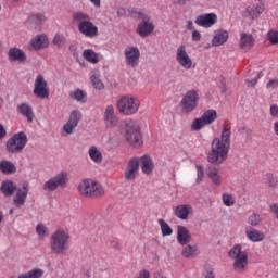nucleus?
<instances>
[{
  "label": "nucleus",
  "instance_id": "f257e3e1",
  "mask_svg": "<svg viewBox=\"0 0 278 278\" xmlns=\"http://www.w3.org/2000/svg\"><path fill=\"white\" fill-rule=\"evenodd\" d=\"M74 23H78V31L86 38H97L99 36V27L90 21V15L77 11L72 15Z\"/></svg>",
  "mask_w": 278,
  "mask_h": 278
},
{
  "label": "nucleus",
  "instance_id": "f03ea898",
  "mask_svg": "<svg viewBox=\"0 0 278 278\" xmlns=\"http://www.w3.org/2000/svg\"><path fill=\"white\" fill-rule=\"evenodd\" d=\"M71 248V236L64 230H58L50 238V249L54 255H65Z\"/></svg>",
  "mask_w": 278,
  "mask_h": 278
},
{
  "label": "nucleus",
  "instance_id": "7ed1b4c3",
  "mask_svg": "<svg viewBox=\"0 0 278 278\" xmlns=\"http://www.w3.org/2000/svg\"><path fill=\"white\" fill-rule=\"evenodd\" d=\"M229 155V147L226 143L220 142L219 138L213 139L211 143V151L207 154V162L210 164H223Z\"/></svg>",
  "mask_w": 278,
  "mask_h": 278
},
{
  "label": "nucleus",
  "instance_id": "20e7f679",
  "mask_svg": "<svg viewBox=\"0 0 278 278\" xmlns=\"http://www.w3.org/2000/svg\"><path fill=\"white\" fill-rule=\"evenodd\" d=\"M228 257L233 260L232 267L236 273H244L249 267V254L247 251H242V247L240 244H237L229 250Z\"/></svg>",
  "mask_w": 278,
  "mask_h": 278
},
{
  "label": "nucleus",
  "instance_id": "39448f33",
  "mask_svg": "<svg viewBox=\"0 0 278 278\" xmlns=\"http://www.w3.org/2000/svg\"><path fill=\"white\" fill-rule=\"evenodd\" d=\"M116 108L123 116H132L140 110V100L134 96L126 94L119 98Z\"/></svg>",
  "mask_w": 278,
  "mask_h": 278
},
{
  "label": "nucleus",
  "instance_id": "423d86ee",
  "mask_svg": "<svg viewBox=\"0 0 278 278\" xmlns=\"http://www.w3.org/2000/svg\"><path fill=\"white\" fill-rule=\"evenodd\" d=\"M78 192L81 197L90 199H99L105 194V190L99 182H94L90 179H85L78 185Z\"/></svg>",
  "mask_w": 278,
  "mask_h": 278
},
{
  "label": "nucleus",
  "instance_id": "0eeeda50",
  "mask_svg": "<svg viewBox=\"0 0 278 278\" xmlns=\"http://www.w3.org/2000/svg\"><path fill=\"white\" fill-rule=\"evenodd\" d=\"M124 134L127 142L131 147H141L142 144V134L140 132V126L134 121H129L125 124Z\"/></svg>",
  "mask_w": 278,
  "mask_h": 278
},
{
  "label": "nucleus",
  "instance_id": "6e6552de",
  "mask_svg": "<svg viewBox=\"0 0 278 278\" xmlns=\"http://www.w3.org/2000/svg\"><path fill=\"white\" fill-rule=\"evenodd\" d=\"M135 14H137L138 21H141L137 26V34L140 36V38H147L148 36H151L155 29V25L151 21L149 14L142 11H135Z\"/></svg>",
  "mask_w": 278,
  "mask_h": 278
},
{
  "label": "nucleus",
  "instance_id": "1a4fd4ad",
  "mask_svg": "<svg viewBox=\"0 0 278 278\" xmlns=\"http://www.w3.org/2000/svg\"><path fill=\"white\" fill-rule=\"evenodd\" d=\"M199 108V91L192 89L185 93L180 101V110L184 114H192Z\"/></svg>",
  "mask_w": 278,
  "mask_h": 278
},
{
  "label": "nucleus",
  "instance_id": "9d476101",
  "mask_svg": "<svg viewBox=\"0 0 278 278\" xmlns=\"http://www.w3.org/2000/svg\"><path fill=\"white\" fill-rule=\"evenodd\" d=\"M27 146V135L23 131L14 134L5 144L8 153H23V149Z\"/></svg>",
  "mask_w": 278,
  "mask_h": 278
},
{
  "label": "nucleus",
  "instance_id": "9b49d317",
  "mask_svg": "<svg viewBox=\"0 0 278 278\" xmlns=\"http://www.w3.org/2000/svg\"><path fill=\"white\" fill-rule=\"evenodd\" d=\"M68 184V173L61 172L43 184V190L53 192L58 188H64Z\"/></svg>",
  "mask_w": 278,
  "mask_h": 278
},
{
  "label": "nucleus",
  "instance_id": "f8f14e48",
  "mask_svg": "<svg viewBox=\"0 0 278 278\" xmlns=\"http://www.w3.org/2000/svg\"><path fill=\"white\" fill-rule=\"evenodd\" d=\"M33 92L37 99H49V85L45 80V76L37 75Z\"/></svg>",
  "mask_w": 278,
  "mask_h": 278
},
{
  "label": "nucleus",
  "instance_id": "ddd939ff",
  "mask_svg": "<svg viewBox=\"0 0 278 278\" xmlns=\"http://www.w3.org/2000/svg\"><path fill=\"white\" fill-rule=\"evenodd\" d=\"M127 66L136 68L138 62H140V50L138 47H127L124 51Z\"/></svg>",
  "mask_w": 278,
  "mask_h": 278
},
{
  "label": "nucleus",
  "instance_id": "4468645a",
  "mask_svg": "<svg viewBox=\"0 0 278 278\" xmlns=\"http://www.w3.org/2000/svg\"><path fill=\"white\" fill-rule=\"evenodd\" d=\"M27 194H29V182H23L22 188H17L15 191L13 205H15V207H23L25 201H27Z\"/></svg>",
  "mask_w": 278,
  "mask_h": 278
},
{
  "label": "nucleus",
  "instance_id": "2eb2a0df",
  "mask_svg": "<svg viewBox=\"0 0 278 278\" xmlns=\"http://www.w3.org/2000/svg\"><path fill=\"white\" fill-rule=\"evenodd\" d=\"M79 121H81V112L79 110L72 111L67 123L63 126V129L68 136L75 131L79 125Z\"/></svg>",
  "mask_w": 278,
  "mask_h": 278
},
{
  "label": "nucleus",
  "instance_id": "dca6fc26",
  "mask_svg": "<svg viewBox=\"0 0 278 278\" xmlns=\"http://www.w3.org/2000/svg\"><path fill=\"white\" fill-rule=\"evenodd\" d=\"M176 60L182 68H186V71H189V68H192V59L188 55V52H186L185 46H179L177 48L176 52Z\"/></svg>",
  "mask_w": 278,
  "mask_h": 278
},
{
  "label": "nucleus",
  "instance_id": "f3484780",
  "mask_svg": "<svg viewBox=\"0 0 278 278\" xmlns=\"http://www.w3.org/2000/svg\"><path fill=\"white\" fill-rule=\"evenodd\" d=\"M194 23L195 25H199V27L210 28L212 25H216V23H218V16L215 13H205L199 15Z\"/></svg>",
  "mask_w": 278,
  "mask_h": 278
},
{
  "label": "nucleus",
  "instance_id": "a211bd4d",
  "mask_svg": "<svg viewBox=\"0 0 278 278\" xmlns=\"http://www.w3.org/2000/svg\"><path fill=\"white\" fill-rule=\"evenodd\" d=\"M194 215V208L190 204H179L174 210V216L180 220H188L190 216Z\"/></svg>",
  "mask_w": 278,
  "mask_h": 278
},
{
  "label": "nucleus",
  "instance_id": "6ab92c4d",
  "mask_svg": "<svg viewBox=\"0 0 278 278\" xmlns=\"http://www.w3.org/2000/svg\"><path fill=\"white\" fill-rule=\"evenodd\" d=\"M138 159L141 173H143V175H152L153 170H155V163L153 162V159L149 154H144Z\"/></svg>",
  "mask_w": 278,
  "mask_h": 278
},
{
  "label": "nucleus",
  "instance_id": "aec40b11",
  "mask_svg": "<svg viewBox=\"0 0 278 278\" xmlns=\"http://www.w3.org/2000/svg\"><path fill=\"white\" fill-rule=\"evenodd\" d=\"M9 62H17L18 64H25L27 62V54L20 48L13 47L8 51Z\"/></svg>",
  "mask_w": 278,
  "mask_h": 278
},
{
  "label": "nucleus",
  "instance_id": "412c9836",
  "mask_svg": "<svg viewBox=\"0 0 278 278\" xmlns=\"http://www.w3.org/2000/svg\"><path fill=\"white\" fill-rule=\"evenodd\" d=\"M177 242L180 247H186L192 242V235L186 226H177Z\"/></svg>",
  "mask_w": 278,
  "mask_h": 278
},
{
  "label": "nucleus",
  "instance_id": "4be33fe9",
  "mask_svg": "<svg viewBox=\"0 0 278 278\" xmlns=\"http://www.w3.org/2000/svg\"><path fill=\"white\" fill-rule=\"evenodd\" d=\"M104 123L108 127H116L118 125V117L114 112L113 105H108L104 111Z\"/></svg>",
  "mask_w": 278,
  "mask_h": 278
},
{
  "label": "nucleus",
  "instance_id": "5701e85b",
  "mask_svg": "<svg viewBox=\"0 0 278 278\" xmlns=\"http://www.w3.org/2000/svg\"><path fill=\"white\" fill-rule=\"evenodd\" d=\"M17 112L18 114L24 116V118H27V123H34V109L31 108V105H29V103L24 102L22 104H18Z\"/></svg>",
  "mask_w": 278,
  "mask_h": 278
},
{
  "label": "nucleus",
  "instance_id": "b1692460",
  "mask_svg": "<svg viewBox=\"0 0 278 278\" xmlns=\"http://www.w3.org/2000/svg\"><path fill=\"white\" fill-rule=\"evenodd\" d=\"M16 190H18V188H16V185L12 180H4L0 186V192L5 197H12Z\"/></svg>",
  "mask_w": 278,
  "mask_h": 278
},
{
  "label": "nucleus",
  "instance_id": "393cba45",
  "mask_svg": "<svg viewBox=\"0 0 278 278\" xmlns=\"http://www.w3.org/2000/svg\"><path fill=\"white\" fill-rule=\"evenodd\" d=\"M227 40H229V33L227 30H217L212 40V46L220 47V45H225Z\"/></svg>",
  "mask_w": 278,
  "mask_h": 278
},
{
  "label": "nucleus",
  "instance_id": "a878e982",
  "mask_svg": "<svg viewBox=\"0 0 278 278\" xmlns=\"http://www.w3.org/2000/svg\"><path fill=\"white\" fill-rule=\"evenodd\" d=\"M254 43H255V39L253 38V35H249L247 33H242L240 35L239 47L241 49H253Z\"/></svg>",
  "mask_w": 278,
  "mask_h": 278
},
{
  "label": "nucleus",
  "instance_id": "bb28decb",
  "mask_svg": "<svg viewBox=\"0 0 278 278\" xmlns=\"http://www.w3.org/2000/svg\"><path fill=\"white\" fill-rule=\"evenodd\" d=\"M182 257H186L187 260H190L191 257H195V255H199V247L187 244L181 250Z\"/></svg>",
  "mask_w": 278,
  "mask_h": 278
},
{
  "label": "nucleus",
  "instance_id": "cd10ccee",
  "mask_svg": "<svg viewBox=\"0 0 278 278\" xmlns=\"http://www.w3.org/2000/svg\"><path fill=\"white\" fill-rule=\"evenodd\" d=\"M0 170L3 175H14L16 173V165L10 161L2 160L0 162Z\"/></svg>",
  "mask_w": 278,
  "mask_h": 278
},
{
  "label": "nucleus",
  "instance_id": "c85d7f7f",
  "mask_svg": "<svg viewBox=\"0 0 278 278\" xmlns=\"http://www.w3.org/2000/svg\"><path fill=\"white\" fill-rule=\"evenodd\" d=\"M31 47L35 48L36 51H38V49H45L49 47V39H47V36L40 35L31 40Z\"/></svg>",
  "mask_w": 278,
  "mask_h": 278
},
{
  "label": "nucleus",
  "instance_id": "c756f323",
  "mask_svg": "<svg viewBox=\"0 0 278 278\" xmlns=\"http://www.w3.org/2000/svg\"><path fill=\"white\" fill-rule=\"evenodd\" d=\"M70 97L71 99H73L74 101H77L78 103H86V101H88V94L86 93V91L81 89H76L74 91H71Z\"/></svg>",
  "mask_w": 278,
  "mask_h": 278
},
{
  "label": "nucleus",
  "instance_id": "7c9ffc66",
  "mask_svg": "<svg viewBox=\"0 0 278 278\" xmlns=\"http://www.w3.org/2000/svg\"><path fill=\"white\" fill-rule=\"evenodd\" d=\"M201 118L206 125H212L218 118V113H216V110L210 109L202 114Z\"/></svg>",
  "mask_w": 278,
  "mask_h": 278
},
{
  "label": "nucleus",
  "instance_id": "2f4dec72",
  "mask_svg": "<svg viewBox=\"0 0 278 278\" xmlns=\"http://www.w3.org/2000/svg\"><path fill=\"white\" fill-rule=\"evenodd\" d=\"M207 177L212 180L214 186H220V175H218V168L215 166H210L207 168Z\"/></svg>",
  "mask_w": 278,
  "mask_h": 278
},
{
  "label": "nucleus",
  "instance_id": "473e14b6",
  "mask_svg": "<svg viewBox=\"0 0 278 278\" xmlns=\"http://www.w3.org/2000/svg\"><path fill=\"white\" fill-rule=\"evenodd\" d=\"M264 12V4L252 5L247 8V13L251 18H257Z\"/></svg>",
  "mask_w": 278,
  "mask_h": 278
},
{
  "label": "nucleus",
  "instance_id": "72a5a7b5",
  "mask_svg": "<svg viewBox=\"0 0 278 278\" xmlns=\"http://www.w3.org/2000/svg\"><path fill=\"white\" fill-rule=\"evenodd\" d=\"M89 157L96 164H101V162H103V154H101V151H99V148H97L94 146H92L89 149Z\"/></svg>",
  "mask_w": 278,
  "mask_h": 278
},
{
  "label": "nucleus",
  "instance_id": "f704fd0d",
  "mask_svg": "<svg viewBox=\"0 0 278 278\" xmlns=\"http://www.w3.org/2000/svg\"><path fill=\"white\" fill-rule=\"evenodd\" d=\"M245 235L251 242H262L264 240V235L256 229L247 230Z\"/></svg>",
  "mask_w": 278,
  "mask_h": 278
},
{
  "label": "nucleus",
  "instance_id": "c9c22d12",
  "mask_svg": "<svg viewBox=\"0 0 278 278\" xmlns=\"http://www.w3.org/2000/svg\"><path fill=\"white\" fill-rule=\"evenodd\" d=\"M45 275V270L34 268L27 273L21 274L17 278H41Z\"/></svg>",
  "mask_w": 278,
  "mask_h": 278
},
{
  "label": "nucleus",
  "instance_id": "e433bc0d",
  "mask_svg": "<svg viewBox=\"0 0 278 278\" xmlns=\"http://www.w3.org/2000/svg\"><path fill=\"white\" fill-rule=\"evenodd\" d=\"M83 56L87 62H90L91 64H98L99 63V56L97 55V52L87 49L83 52Z\"/></svg>",
  "mask_w": 278,
  "mask_h": 278
},
{
  "label": "nucleus",
  "instance_id": "4c0bfd02",
  "mask_svg": "<svg viewBox=\"0 0 278 278\" xmlns=\"http://www.w3.org/2000/svg\"><path fill=\"white\" fill-rule=\"evenodd\" d=\"M157 223L161 227V232L163 237L173 236V228H170V226L168 225V223H166V220L159 219Z\"/></svg>",
  "mask_w": 278,
  "mask_h": 278
},
{
  "label": "nucleus",
  "instance_id": "58836bf2",
  "mask_svg": "<svg viewBox=\"0 0 278 278\" xmlns=\"http://www.w3.org/2000/svg\"><path fill=\"white\" fill-rule=\"evenodd\" d=\"M248 224L251 225V227H257L262 224V216L257 213H253L248 217Z\"/></svg>",
  "mask_w": 278,
  "mask_h": 278
},
{
  "label": "nucleus",
  "instance_id": "ea45409f",
  "mask_svg": "<svg viewBox=\"0 0 278 278\" xmlns=\"http://www.w3.org/2000/svg\"><path fill=\"white\" fill-rule=\"evenodd\" d=\"M91 84L96 90H103L105 88V85H103V81H101V78H99V75L93 74L90 76Z\"/></svg>",
  "mask_w": 278,
  "mask_h": 278
},
{
  "label": "nucleus",
  "instance_id": "a19ab883",
  "mask_svg": "<svg viewBox=\"0 0 278 278\" xmlns=\"http://www.w3.org/2000/svg\"><path fill=\"white\" fill-rule=\"evenodd\" d=\"M220 142L222 144H227V147L231 144V130L229 128L223 129Z\"/></svg>",
  "mask_w": 278,
  "mask_h": 278
},
{
  "label": "nucleus",
  "instance_id": "79ce46f5",
  "mask_svg": "<svg viewBox=\"0 0 278 278\" xmlns=\"http://www.w3.org/2000/svg\"><path fill=\"white\" fill-rule=\"evenodd\" d=\"M205 125H207L204 121L203 117H199L195 118L191 125V129L192 131H201V129H203V127H205Z\"/></svg>",
  "mask_w": 278,
  "mask_h": 278
},
{
  "label": "nucleus",
  "instance_id": "37998d69",
  "mask_svg": "<svg viewBox=\"0 0 278 278\" xmlns=\"http://www.w3.org/2000/svg\"><path fill=\"white\" fill-rule=\"evenodd\" d=\"M222 201H223L224 205H226V207H231V206L236 205V200H233V195H231L229 193H223Z\"/></svg>",
  "mask_w": 278,
  "mask_h": 278
},
{
  "label": "nucleus",
  "instance_id": "c03bdc74",
  "mask_svg": "<svg viewBox=\"0 0 278 278\" xmlns=\"http://www.w3.org/2000/svg\"><path fill=\"white\" fill-rule=\"evenodd\" d=\"M127 168L138 173V170H140V159L139 157L130 159L128 162Z\"/></svg>",
  "mask_w": 278,
  "mask_h": 278
},
{
  "label": "nucleus",
  "instance_id": "a18cd8bd",
  "mask_svg": "<svg viewBox=\"0 0 278 278\" xmlns=\"http://www.w3.org/2000/svg\"><path fill=\"white\" fill-rule=\"evenodd\" d=\"M54 47H64L66 45V37L62 34H56L52 40Z\"/></svg>",
  "mask_w": 278,
  "mask_h": 278
},
{
  "label": "nucleus",
  "instance_id": "49530a36",
  "mask_svg": "<svg viewBox=\"0 0 278 278\" xmlns=\"http://www.w3.org/2000/svg\"><path fill=\"white\" fill-rule=\"evenodd\" d=\"M137 176H138V172H136L134 169H129L128 167H126V170L124 173V177H125V179H127V181H134Z\"/></svg>",
  "mask_w": 278,
  "mask_h": 278
},
{
  "label": "nucleus",
  "instance_id": "de8ad7c7",
  "mask_svg": "<svg viewBox=\"0 0 278 278\" xmlns=\"http://www.w3.org/2000/svg\"><path fill=\"white\" fill-rule=\"evenodd\" d=\"M197 184H201L203 181V177H205V169L203 168V165H197Z\"/></svg>",
  "mask_w": 278,
  "mask_h": 278
},
{
  "label": "nucleus",
  "instance_id": "09e8293b",
  "mask_svg": "<svg viewBox=\"0 0 278 278\" xmlns=\"http://www.w3.org/2000/svg\"><path fill=\"white\" fill-rule=\"evenodd\" d=\"M267 40L271 43V45H278V31L277 30H270L267 34Z\"/></svg>",
  "mask_w": 278,
  "mask_h": 278
},
{
  "label": "nucleus",
  "instance_id": "8fccbe9b",
  "mask_svg": "<svg viewBox=\"0 0 278 278\" xmlns=\"http://www.w3.org/2000/svg\"><path fill=\"white\" fill-rule=\"evenodd\" d=\"M36 232H37V236H39L40 238H46V236H47V226H45L43 224H38L36 226Z\"/></svg>",
  "mask_w": 278,
  "mask_h": 278
},
{
  "label": "nucleus",
  "instance_id": "3c124183",
  "mask_svg": "<svg viewBox=\"0 0 278 278\" xmlns=\"http://www.w3.org/2000/svg\"><path fill=\"white\" fill-rule=\"evenodd\" d=\"M266 178H267V181H268L270 188H277L278 178L275 175L267 174Z\"/></svg>",
  "mask_w": 278,
  "mask_h": 278
},
{
  "label": "nucleus",
  "instance_id": "603ef678",
  "mask_svg": "<svg viewBox=\"0 0 278 278\" xmlns=\"http://www.w3.org/2000/svg\"><path fill=\"white\" fill-rule=\"evenodd\" d=\"M260 77H262V72H258L255 78H252L250 80L247 79L245 81H248L249 88H255V86H257V79H260Z\"/></svg>",
  "mask_w": 278,
  "mask_h": 278
},
{
  "label": "nucleus",
  "instance_id": "864d4df0",
  "mask_svg": "<svg viewBox=\"0 0 278 278\" xmlns=\"http://www.w3.org/2000/svg\"><path fill=\"white\" fill-rule=\"evenodd\" d=\"M31 23H35V25H42V21H45V17L42 15H33L30 17Z\"/></svg>",
  "mask_w": 278,
  "mask_h": 278
},
{
  "label": "nucleus",
  "instance_id": "5fc2aeb1",
  "mask_svg": "<svg viewBox=\"0 0 278 278\" xmlns=\"http://www.w3.org/2000/svg\"><path fill=\"white\" fill-rule=\"evenodd\" d=\"M267 90H275L278 88V79H270L266 85Z\"/></svg>",
  "mask_w": 278,
  "mask_h": 278
},
{
  "label": "nucleus",
  "instance_id": "6e6d98bb",
  "mask_svg": "<svg viewBox=\"0 0 278 278\" xmlns=\"http://www.w3.org/2000/svg\"><path fill=\"white\" fill-rule=\"evenodd\" d=\"M269 112H270V116H273L274 118H277V116H278V105L273 104L269 109Z\"/></svg>",
  "mask_w": 278,
  "mask_h": 278
},
{
  "label": "nucleus",
  "instance_id": "4d7b16f0",
  "mask_svg": "<svg viewBox=\"0 0 278 278\" xmlns=\"http://www.w3.org/2000/svg\"><path fill=\"white\" fill-rule=\"evenodd\" d=\"M191 38L193 42H199V40H201V33L199 30H193Z\"/></svg>",
  "mask_w": 278,
  "mask_h": 278
},
{
  "label": "nucleus",
  "instance_id": "13d9d810",
  "mask_svg": "<svg viewBox=\"0 0 278 278\" xmlns=\"http://www.w3.org/2000/svg\"><path fill=\"white\" fill-rule=\"evenodd\" d=\"M138 278H151V273H149V270L147 269H143L142 271L139 273Z\"/></svg>",
  "mask_w": 278,
  "mask_h": 278
},
{
  "label": "nucleus",
  "instance_id": "bf43d9fd",
  "mask_svg": "<svg viewBox=\"0 0 278 278\" xmlns=\"http://www.w3.org/2000/svg\"><path fill=\"white\" fill-rule=\"evenodd\" d=\"M7 135L8 131H5V127H3V125L0 124V139L5 138Z\"/></svg>",
  "mask_w": 278,
  "mask_h": 278
},
{
  "label": "nucleus",
  "instance_id": "052dcab7",
  "mask_svg": "<svg viewBox=\"0 0 278 278\" xmlns=\"http://www.w3.org/2000/svg\"><path fill=\"white\" fill-rule=\"evenodd\" d=\"M270 211L273 212V214H278V204L274 203L270 205Z\"/></svg>",
  "mask_w": 278,
  "mask_h": 278
},
{
  "label": "nucleus",
  "instance_id": "680f3d73",
  "mask_svg": "<svg viewBox=\"0 0 278 278\" xmlns=\"http://www.w3.org/2000/svg\"><path fill=\"white\" fill-rule=\"evenodd\" d=\"M94 8H101V0H90Z\"/></svg>",
  "mask_w": 278,
  "mask_h": 278
},
{
  "label": "nucleus",
  "instance_id": "e2e57ef3",
  "mask_svg": "<svg viewBox=\"0 0 278 278\" xmlns=\"http://www.w3.org/2000/svg\"><path fill=\"white\" fill-rule=\"evenodd\" d=\"M187 28L190 29V30L194 29V23H192V21H188L187 22Z\"/></svg>",
  "mask_w": 278,
  "mask_h": 278
},
{
  "label": "nucleus",
  "instance_id": "0e129e2a",
  "mask_svg": "<svg viewBox=\"0 0 278 278\" xmlns=\"http://www.w3.org/2000/svg\"><path fill=\"white\" fill-rule=\"evenodd\" d=\"M204 278H216V277H214V271L208 270V271L206 273V275L204 276Z\"/></svg>",
  "mask_w": 278,
  "mask_h": 278
},
{
  "label": "nucleus",
  "instance_id": "69168bd1",
  "mask_svg": "<svg viewBox=\"0 0 278 278\" xmlns=\"http://www.w3.org/2000/svg\"><path fill=\"white\" fill-rule=\"evenodd\" d=\"M174 3H176V5H186V0H174Z\"/></svg>",
  "mask_w": 278,
  "mask_h": 278
},
{
  "label": "nucleus",
  "instance_id": "338daca9",
  "mask_svg": "<svg viewBox=\"0 0 278 278\" xmlns=\"http://www.w3.org/2000/svg\"><path fill=\"white\" fill-rule=\"evenodd\" d=\"M154 278H166L162 273L156 271L154 273Z\"/></svg>",
  "mask_w": 278,
  "mask_h": 278
},
{
  "label": "nucleus",
  "instance_id": "774afa93",
  "mask_svg": "<svg viewBox=\"0 0 278 278\" xmlns=\"http://www.w3.org/2000/svg\"><path fill=\"white\" fill-rule=\"evenodd\" d=\"M274 131L278 136V121L274 124Z\"/></svg>",
  "mask_w": 278,
  "mask_h": 278
}]
</instances>
